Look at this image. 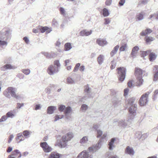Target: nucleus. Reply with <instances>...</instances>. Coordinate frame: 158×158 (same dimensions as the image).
Instances as JSON below:
<instances>
[{
    "label": "nucleus",
    "instance_id": "obj_1",
    "mask_svg": "<svg viewBox=\"0 0 158 158\" xmlns=\"http://www.w3.org/2000/svg\"><path fill=\"white\" fill-rule=\"evenodd\" d=\"M135 101V99L134 98H132L129 99L126 102L127 105V107L129 106L128 110L130 114V118L128 119L127 121L123 119L119 120L117 121L114 120V123L117 122L119 126L123 127H126L128 124H129V123H131V120L135 115L137 105L134 104Z\"/></svg>",
    "mask_w": 158,
    "mask_h": 158
},
{
    "label": "nucleus",
    "instance_id": "obj_2",
    "mask_svg": "<svg viewBox=\"0 0 158 158\" xmlns=\"http://www.w3.org/2000/svg\"><path fill=\"white\" fill-rule=\"evenodd\" d=\"M73 137V133L72 132H69L62 136L61 139L62 142L57 141L56 143V145L61 148H64L66 146L68 142Z\"/></svg>",
    "mask_w": 158,
    "mask_h": 158
},
{
    "label": "nucleus",
    "instance_id": "obj_3",
    "mask_svg": "<svg viewBox=\"0 0 158 158\" xmlns=\"http://www.w3.org/2000/svg\"><path fill=\"white\" fill-rule=\"evenodd\" d=\"M12 31L8 28H4L0 31V40H8L11 38Z\"/></svg>",
    "mask_w": 158,
    "mask_h": 158
},
{
    "label": "nucleus",
    "instance_id": "obj_4",
    "mask_svg": "<svg viewBox=\"0 0 158 158\" xmlns=\"http://www.w3.org/2000/svg\"><path fill=\"white\" fill-rule=\"evenodd\" d=\"M16 91L17 89L16 88L10 87L4 91L3 94L7 97H9L10 95L12 97L16 99H18L19 98V96L16 94Z\"/></svg>",
    "mask_w": 158,
    "mask_h": 158
},
{
    "label": "nucleus",
    "instance_id": "obj_5",
    "mask_svg": "<svg viewBox=\"0 0 158 158\" xmlns=\"http://www.w3.org/2000/svg\"><path fill=\"white\" fill-rule=\"evenodd\" d=\"M118 70V77L120 82H122L124 80L126 77V69L124 67H119L117 69Z\"/></svg>",
    "mask_w": 158,
    "mask_h": 158
},
{
    "label": "nucleus",
    "instance_id": "obj_6",
    "mask_svg": "<svg viewBox=\"0 0 158 158\" xmlns=\"http://www.w3.org/2000/svg\"><path fill=\"white\" fill-rule=\"evenodd\" d=\"M149 92H148L142 95L139 100V103L141 106L146 105L148 103V98Z\"/></svg>",
    "mask_w": 158,
    "mask_h": 158
},
{
    "label": "nucleus",
    "instance_id": "obj_7",
    "mask_svg": "<svg viewBox=\"0 0 158 158\" xmlns=\"http://www.w3.org/2000/svg\"><path fill=\"white\" fill-rule=\"evenodd\" d=\"M59 70L56 66L51 65L49 66L47 69V72L50 75H53L58 72Z\"/></svg>",
    "mask_w": 158,
    "mask_h": 158
},
{
    "label": "nucleus",
    "instance_id": "obj_8",
    "mask_svg": "<svg viewBox=\"0 0 158 158\" xmlns=\"http://www.w3.org/2000/svg\"><path fill=\"white\" fill-rule=\"evenodd\" d=\"M86 150H84L80 153L77 158H92V155Z\"/></svg>",
    "mask_w": 158,
    "mask_h": 158
},
{
    "label": "nucleus",
    "instance_id": "obj_9",
    "mask_svg": "<svg viewBox=\"0 0 158 158\" xmlns=\"http://www.w3.org/2000/svg\"><path fill=\"white\" fill-rule=\"evenodd\" d=\"M40 146L42 148L43 151L45 152H49L52 150V148L49 146L46 142L41 143H40Z\"/></svg>",
    "mask_w": 158,
    "mask_h": 158
},
{
    "label": "nucleus",
    "instance_id": "obj_10",
    "mask_svg": "<svg viewBox=\"0 0 158 158\" xmlns=\"http://www.w3.org/2000/svg\"><path fill=\"white\" fill-rule=\"evenodd\" d=\"M89 143L88 137L87 136H84L79 141L80 145L84 147L86 146Z\"/></svg>",
    "mask_w": 158,
    "mask_h": 158
},
{
    "label": "nucleus",
    "instance_id": "obj_11",
    "mask_svg": "<svg viewBox=\"0 0 158 158\" xmlns=\"http://www.w3.org/2000/svg\"><path fill=\"white\" fill-rule=\"evenodd\" d=\"M96 42L99 46H104L107 44V42L106 40L102 38L98 39Z\"/></svg>",
    "mask_w": 158,
    "mask_h": 158
},
{
    "label": "nucleus",
    "instance_id": "obj_12",
    "mask_svg": "<svg viewBox=\"0 0 158 158\" xmlns=\"http://www.w3.org/2000/svg\"><path fill=\"white\" fill-rule=\"evenodd\" d=\"M139 49V47L137 46H135L133 48L131 54L132 57L134 58L136 56Z\"/></svg>",
    "mask_w": 158,
    "mask_h": 158
},
{
    "label": "nucleus",
    "instance_id": "obj_13",
    "mask_svg": "<svg viewBox=\"0 0 158 158\" xmlns=\"http://www.w3.org/2000/svg\"><path fill=\"white\" fill-rule=\"evenodd\" d=\"M38 29L41 31V33H44L46 31V32L47 33H50L51 30L50 29H49V28L48 27H42L40 26H38Z\"/></svg>",
    "mask_w": 158,
    "mask_h": 158
},
{
    "label": "nucleus",
    "instance_id": "obj_14",
    "mask_svg": "<svg viewBox=\"0 0 158 158\" xmlns=\"http://www.w3.org/2000/svg\"><path fill=\"white\" fill-rule=\"evenodd\" d=\"M125 152L127 154L130 155H132L134 154L135 152L132 148L128 146L126 148L125 150Z\"/></svg>",
    "mask_w": 158,
    "mask_h": 158
},
{
    "label": "nucleus",
    "instance_id": "obj_15",
    "mask_svg": "<svg viewBox=\"0 0 158 158\" xmlns=\"http://www.w3.org/2000/svg\"><path fill=\"white\" fill-rule=\"evenodd\" d=\"M16 114V110H13L7 112L6 114L7 118H13L14 117Z\"/></svg>",
    "mask_w": 158,
    "mask_h": 158
},
{
    "label": "nucleus",
    "instance_id": "obj_16",
    "mask_svg": "<svg viewBox=\"0 0 158 158\" xmlns=\"http://www.w3.org/2000/svg\"><path fill=\"white\" fill-rule=\"evenodd\" d=\"M155 71V73L154 76V81H158V65H155L153 69Z\"/></svg>",
    "mask_w": 158,
    "mask_h": 158
},
{
    "label": "nucleus",
    "instance_id": "obj_17",
    "mask_svg": "<svg viewBox=\"0 0 158 158\" xmlns=\"http://www.w3.org/2000/svg\"><path fill=\"white\" fill-rule=\"evenodd\" d=\"M61 154L55 152H52L50 154L48 158H60Z\"/></svg>",
    "mask_w": 158,
    "mask_h": 158
},
{
    "label": "nucleus",
    "instance_id": "obj_18",
    "mask_svg": "<svg viewBox=\"0 0 158 158\" xmlns=\"http://www.w3.org/2000/svg\"><path fill=\"white\" fill-rule=\"evenodd\" d=\"M92 32V31L90 30V31H87L86 30L82 31L80 32V35L82 36H87L91 35Z\"/></svg>",
    "mask_w": 158,
    "mask_h": 158
},
{
    "label": "nucleus",
    "instance_id": "obj_19",
    "mask_svg": "<svg viewBox=\"0 0 158 158\" xmlns=\"http://www.w3.org/2000/svg\"><path fill=\"white\" fill-rule=\"evenodd\" d=\"M152 31V30L149 28H147L146 29L143 30L140 33L141 36H144L151 33Z\"/></svg>",
    "mask_w": 158,
    "mask_h": 158
},
{
    "label": "nucleus",
    "instance_id": "obj_20",
    "mask_svg": "<svg viewBox=\"0 0 158 158\" xmlns=\"http://www.w3.org/2000/svg\"><path fill=\"white\" fill-rule=\"evenodd\" d=\"M115 140V138H113L111 139L108 144L109 146V148L110 150H112L115 147L114 144Z\"/></svg>",
    "mask_w": 158,
    "mask_h": 158
},
{
    "label": "nucleus",
    "instance_id": "obj_21",
    "mask_svg": "<svg viewBox=\"0 0 158 158\" xmlns=\"http://www.w3.org/2000/svg\"><path fill=\"white\" fill-rule=\"evenodd\" d=\"M56 109V107L55 106H51L48 107L47 108V113L49 114H52L54 110Z\"/></svg>",
    "mask_w": 158,
    "mask_h": 158
},
{
    "label": "nucleus",
    "instance_id": "obj_22",
    "mask_svg": "<svg viewBox=\"0 0 158 158\" xmlns=\"http://www.w3.org/2000/svg\"><path fill=\"white\" fill-rule=\"evenodd\" d=\"M119 48V46L117 45L113 49L110 53V55L111 57H113L117 53Z\"/></svg>",
    "mask_w": 158,
    "mask_h": 158
},
{
    "label": "nucleus",
    "instance_id": "obj_23",
    "mask_svg": "<svg viewBox=\"0 0 158 158\" xmlns=\"http://www.w3.org/2000/svg\"><path fill=\"white\" fill-rule=\"evenodd\" d=\"M104 60V56L102 55H100L97 58V61L98 64H102L103 63Z\"/></svg>",
    "mask_w": 158,
    "mask_h": 158
},
{
    "label": "nucleus",
    "instance_id": "obj_24",
    "mask_svg": "<svg viewBox=\"0 0 158 158\" xmlns=\"http://www.w3.org/2000/svg\"><path fill=\"white\" fill-rule=\"evenodd\" d=\"M135 73L137 77H142V71L140 69L136 68L135 69Z\"/></svg>",
    "mask_w": 158,
    "mask_h": 158
},
{
    "label": "nucleus",
    "instance_id": "obj_25",
    "mask_svg": "<svg viewBox=\"0 0 158 158\" xmlns=\"http://www.w3.org/2000/svg\"><path fill=\"white\" fill-rule=\"evenodd\" d=\"M15 67L10 64H6L1 68L2 70L5 71L6 69H14Z\"/></svg>",
    "mask_w": 158,
    "mask_h": 158
},
{
    "label": "nucleus",
    "instance_id": "obj_26",
    "mask_svg": "<svg viewBox=\"0 0 158 158\" xmlns=\"http://www.w3.org/2000/svg\"><path fill=\"white\" fill-rule=\"evenodd\" d=\"M135 19L136 21H140L143 19L144 16L142 12H141L137 14L136 17Z\"/></svg>",
    "mask_w": 158,
    "mask_h": 158
},
{
    "label": "nucleus",
    "instance_id": "obj_27",
    "mask_svg": "<svg viewBox=\"0 0 158 158\" xmlns=\"http://www.w3.org/2000/svg\"><path fill=\"white\" fill-rule=\"evenodd\" d=\"M157 55L155 53L151 52L149 55V59L150 61H153L156 58Z\"/></svg>",
    "mask_w": 158,
    "mask_h": 158
},
{
    "label": "nucleus",
    "instance_id": "obj_28",
    "mask_svg": "<svg viewBox=\"0 0 158 158\" xmlns=\"http://www.w3.org/2000/svg\"><path fill=\"white\" fill-rule=\"evenodd\" d=\"M137 78L138 80L136 83V85L137 86H140L143 84V80L142 79V77H138Z\"/></svg>",
    "mask_w": 158,
    "mask_h": 158
},
{
    "label": "nucleus",
    "instance_id": "obj_29",
    "mask_svg": "<svg viewBox=\"0 0 158 158\" xmlns=\"http://www.w3.org/2000/svg\"><path fill=\"white\" fill-rule=\"evenodd\" d=\"M98 150V149H97V148L94 145H92L91 147H89L88 148V150L89 152L94 153Z\"/></svg>",
    "mask_w": 158,
    "mask_h": 158
},
{
    "label": "nucleus",
    "instance_id": "obj_30",
    "mask_svg": "<svg viewBox=\"0 0 158 158\" xmlns=\"http://www.w3.org/2000/svg\"><path fill=\"white\" fill-rule=\"evenodd\" d=\"M98 150V149H97V148L94 145H92L91 147H89L88 148V150L89 152L94 153Z\"/></svg>",
    "mask_w": 158,
    "mask_h": 158
},
{
    "label": "nucleus",
    "instance_id": "obj_31",
    "mask_svg": "<svg viewBox=\"0 0 158 158\" xmlns=\"http://www.w3.org/2000/svg\"><path fill=\"white\" fill-rule=\"evenodd\" d=\"M60 14L63 16L65 17L66 16V12L64 8L63 7H60L59 9Z\"/></svg>",
    "mask_w": 158,
    "mask_h": 158
},
{
    "label": "nucleus",
    "instance_id": "obj_32",
    "mask_svg": "<svg viewBox=\"0 0 158 158\" xmlns=\"http://www.w3.org/2000/svg\"><path fill=\"white\" fill-rule=\"evenodd\" d=\"M71 44L69 43H66L64 45V48L65 51H69L72 48Z\"/></svg>",
    "mask_w": 158,
    "mask_h": 158
},
{
    "label": "nucleus",
    "instance_id": "obj_33",
    "mask_svg": "<svg viewBox=\"0 0 158 158\" xmlns=\"http://www.w3.org/2000/svg\"><path fill=\"white\" fill-rule=\"evenodd\" d=\"M72 110L71 107L68 106L65 107L64 112V114H69L72 111Z\"/></svg>",
    "mask_w": 158,
    "mask_h": 158
},
{
    "label": "nucleus",
    "instance_id": "obj_34",
    "mask_svg": "<svg viewBox=\"0 0 158 158\" xmlns=\"http://www.w3.org/2000/svg\"><path fill=\"white\" fill-rule=\"evenodd\" d=\"M31 133V132L25 130L23 132V135L26 138H28L29 137V136Z\"/></svg>",
    "mask_w": 158,
    "mask_h": 158
},
{
    "label": "nucleus",
    "instance_id": "obj_35",
    "mask_svg": "<svg viewBox=\"0 0 158 158\" xmlns=\"http://www.w3.org/2000/svg\"><path fill=\"white\" fill-rule=\"evenodd\" d=\"M109 15V10L106 8H104L103 9V15L104 17L108 16Z\"/></svg>",
    "mask_w": 158,
    "mask_h": 158
},
{
    "label": "nucleus",
    "instance_id": "obj_36",
    "mask_svg": "<svg viewBox=\"0 0 158 158\" xmlns=\"http://www.w3.org/2000/svg\"><path fill=\"white\" fill-rule=\"evenodd\" d=\"M64 117V115H58L56 114L55 115L54 117V122H56L60 119L63 118Z\"/></svg>",
    "mask_w": 158,
    "mask_h": 158
},
{
    "label": "nucleus",
    "instance_id": "obj_37",
    "mask_svg": "<svg viewBox=\"0 0 158 158\" xmlns=\"http://www.w3.org/2000/svg\"><path fill=\"white\" fill-rule=\"evenodd\" d=\"M0 40V46L6 47L8 43L7 40Z\"/></svg>",
    "mask_w": 158,
    "mask_h": 158
},
{
    "label": "nucleus",
    "instance_id": "obj_38",
    "mask_svg": "<svg viewBox=\"0 0 158 158\" xmlns=\"http://www.w3.org/2000/svg\"><path fill=\"white\" fill-rule=\"evenodd\" d=\"M65 106L63 105H60L58 106V109L60 112H64L65 109Z\"/></svg>",
    "mask_w": 158,
    "mask_h": 158
},
{
    "label": "nucleus",
    "instance_id": "obj_39",
    "mask_svg": "<svg viewBox=\"0 0 158 158\" xmlns=\"http://www.w3.org/2000/svg\"><path fill=\"white\" fill-rule=\"evenodd\" d=\"M111 64L110 68L112 69H114L116 65V63L115 62V60H113L111 62Z\"/></svg>",
    "mask_w": 158,
    "mask_h": 158
},
{
    "label": "nucleus",
    "instance_id": "obj_40",
    "mask_svg": "<svg viewBox=\"0 0 158 158\" xmlns=\"http://www.w3.org/2000/svg\"><path fill=\"white\" fill-rule=\"evenodd\" d=\"M53 66H56V67H57L58 69L59 68L60 66V64L59 62V61L58 60L55 61L54 62Z\"/></svg>",
    "mask_w": 158,
    "mask_h": 158
},
{
    "label": "nucleus",
    "instance_id": "obj_41",
    "mask_svg": "<svg viewBox=\"0 0 158 158\" xmlns=\"http://www.w3.org/2000/svg\"><path fill=\"white\" fill-rule=\"evenodd\" d=\"M22 72L24 74L26 75H29L30 73V70L28 69H22Z\"/></svg>",
    "mask_w": 158,
    "mask_h": 158
},
{
    "label": "nucleus",
    "instance_id": "obj_42",
    "mask_svg": "<svg viewBox=\"0 0 158 158\" xmlns=\"http://www.w3.org/2000/svg\"><path fill=\"white\" fill-rule=\"evenodd\" d=\"M12 153H13V155H16V154H19V156L18 157V158H20L21 157V153L18 150L16 149L13 152H12Z\"/></svg>",
    "mask_w": 158,
    "mask_h": 158
},
{
    "label": "nucleus",
    "instance_id": "obj_43",
    "mask_svg": "<svg viewBox=\"0 0 158 158\" xmlns=\"http://www.w3.org/2000/svg\"><path fill=\"white\" fill-rule=\"evenodd\" d=\"M154 40V38L152 37H147L145 38V40L147 43H149L151 42Z\"/></svg>",
    "mask_w": 158,
    "mask_h": 158
},
{
    "label": "nucleus",
    "instance_id": "obj_44",
    "mask_svg": "<svg viewBox=\"0 0 158 158\" xmlns=\"http://www.w3.org/2000/svg\"><path fill=\"white\" fill-rule=\"evenodd\" d=\"M96 147L97 148V149H99L102 146V144H101V140H99L97 143L95 145Z\"/></svg>",
    "mask_w": 158,
    "mask_h": 158
},
{
    "label": "nucleus",
    "instance_id": "obj_45",
    "mask_svg": "<svg viewBox=\"0 0 158 158\" xmlns=\"http://www.w3.org/2000/svg\"><path fill=\"white\" fill-rule=\"evenodd\" d=\"M67 81L68 83L69 84H72L75 83V81L73 80L70 77L67 78Z\"/></svg>",
    "mask_w": 158,
    "mask_h": 158
},
{
    "label": "nucleus",
    "instance_id": "obj_46",
    "mask_svg": "<svg viewBox=\"0 0 158 158\" xmlns=\"http://www.w3.org/2000/svg\"><path fill=\"white\" fill-rule=\"evenodd\" d=\"M149 134L148 133H145L142 135L141 136V140H143L146 138L148 136Z\"/></svg>",
    "mask_w": 158,
    "mask_h": 158
},
{
    "label": "nucleus",
    "instance_id": "obj_47",
    "mask_svg": "<svg viewBox=\"0 0 158 158\" xmlns=\"http://www.w3.org/2000/svg\"><path fill=\"white\" fill-rule=\"evenodd\" d=\"M142 135L141 132L140 131H137L135 134V136L139 139L141 140V136Z\"/></svg>",
    "mask_w": 158,
    "mask_h": 158
},
{
    "label": "nucleus",
    "instance_id": "obj_48",
    "mask_svg": "<svg viewBox=\"0 0 158 158\" xmlns=\"http://www.w3.org/2000/svg\"><path fill=\"white\" fill-rule=\"evenodd\" d=\"M80 66V64L79 63H78L77 64H76V65H75L74 69H73V71L74 72H76L78 70Z\"/></svg>",
    "mask_w": 158,
    "mask_h": 158
},
{
    "label": "nucleus",
    "instance_id": "obj_49",
    "mask_svg": "<svg viewBox=\"0 0 158 158\" xmlns=\"http://www.w3.org/2000/svg\"><path fill=\"white\" fill-rule=\"evenodd\" d=\"M88 109V106L86 104H83L82 105L81 107V110L85 111Z\"/></svg>",
    "mask_w": 158,
    "mask_h": 158
},
{
    "label": "nucleus",
    "instance_id": "obj_50",
    "mask_svg": "<svg viewBox=\"0 0 158 158\" xmlns=\"http://www.w3.org/2000/svg\"><path fill=\"white\" fill-rule=\"evenodd\" d=\"M133 81L132 80L129 81L128 82V86L130 88H132L134 87V85L133 84Z\"/></svg>",
    "mask_w": 158,
    "mask_h": 158
},
{
    "label": "nucleus",
    "instance_id": "obj_51",
    "mask_svg": "<svg viewBox=\"0 0 158 158\" xmlns=\"http://www.w3.org/2000/svg\"><path fill=\"white\" fill-rule=\"evenodd\" d=\"M102 134V132L100 130H97V137L98 138L101 136Z\"/></svg>",
    "mask_w": 158,
    "mask_h": 158
},
{
    "label": "nucleus",
    "instance_id": "obj_52",
    "mask_svg": "<svg viewBox=\"0 0 158 158\" xmlns=\"http://www.w3.org/2000/svg\"><path fill=\"white\" fill-rule=\"evenodd\" d=\"M127 47V45L126 44H125L124 45L121 46L120 48V50L121 51H124L126 48Z\"/></svg>",
    "mask_w": 158,
    "mask_h": 158
},
{
    "label": "nucleus",
    "instance_id": "obj_53",
    "mask_svg": "<svg viewBox=\"0 0 158 158\" xmlns=\"http://www.w3.org/2000/svg\"><path fill=\"white\" fill-rule=\"evenodd\" d=\"M56 54L54 52H52L49 53V58H52L55 57L56 56Z\"/></svg>",
    "mask_w": 158,
    "mask_h": 158
},
{
    "label": "nucleus",
    "instance_id": "obj_54",
    "mask_svg": "<svg viewBox=\"0 0 158 158\" xmlns=\"http://www.w3.org/2000/svg\"><path fill=\"white\" fill-rule=\"evenodd\" d=\"M7 118V117L6 116L4 115L2 116L1 118L0 119V122H2L6 120Z\"/></svg>",
    "mask_w": 158,
    "mask_h": 158
},
{
    "label": "nucleus",
    "instance_id": "obj_55",
    "mask_svg": "<svg viewBox=\"0 0 158 158\" xmlns=\"http://www.w3.org/2000/svg\"><path fill=\"white\" fill-rule=\"evenodd\" d=\"M17 137H16L15 138L16 140L20 139V138H21L22 137H23V136L22 134L21 133L18 134L17 135Z\"/></svg>",
    "mask_w": 158,
    "mask_h": 158
},
{
    "label": "nucleus",
    "instance_id": "obj_56",
    "mask_svg": "<svg viewBox=\"0 0 158 158\" xmlns=\"http://www.w3.org/2000/svg\"><path fill=\"white\" fill-rule=\"evenodd\" d=\"M17 77L20 79H22L24 78V76L22 73H19L17 75Z\"/></svg>",
    "mask_w": 158,
    "mask_h": 158
},
{
    "label": "nucleus",
    "instance_id": "obj_57",
    "mask_svg": "<svg viewBox=\"0 0 158 158\" xmlns=\"http://www.w3.org/2000/svg\"><path fill=\"white\" fill-rule=\"evenodd\" d=\"M65 118L69 120L71 118V115L69 114H65Z\"/></svg>",
    "mask_w": 158,
    "mask_h": 158
},
{
    "label": "nucleus",
    "instance_id": "obj_58",
    "mask_svg": "<svg viewBox=\"0 0 158 158\" xmlns=\"http://www.w3.org/2000/svg\"><path fill=\"white\" fill-rule=\"evenodd\" d=\"M158 94V90H156L154 92L153 98L156 99V98L157 95Z\"/></svg>",
    "mask_w": 158,
    "mask_h": 158
},
{
    "label": "nucleus",
    "instance_id": "obj_59",
    "mask_svg": "<svg viewBox=\"0 0 158 158\" xmlns=\"http://www.w3.org/2000/svg\"><path fill=\"white\" fill-rule=\"evenodd\" d=\"M112 2V0H106L105 2V4L107 6H110Z\"/></svg>",
    "mask_w": 158,
    "mask_h": 158
},
{
    "label": "nucleus",
    "instance_id": "obj_60",
    "mask_svg": "<svg viewBox=\"0 0 158 158\" xmlns=\"http://www.w3.org/2000/svg\"><path fill=\"white\" fill-rule=\"evenodd\" d=\"M24 105V104L23 103H22L21 104L20 103H17L16 106L17 108L18 109H20Z\"/></svg>",
    "mask_w": 158,
    "mask_h": 158
},
{
    "label": "nucleus",
    "instance_id": "obj_61",
    "mask_svg": "<svg viewBox=\"0 0 158 158\" xmlns=\"http://www.w3.org/2000/svg\"><path fill=\"white\" fill-rule=\"evenodd\" d=\"M148 51H143L141 54V56H145L148 54Z\"/></svg>",
    "mask_w": 158,
    "mask_h": 158
},
{
    "label": "nucleus",
    "instance_id": "obj_62",
    "mask_svg": "<svg viewBox=\"0 0 158 158\" xmlns=\"http://www.w3.org/2000/svg\"><path fill=\"white\" fill-rule=\"evenodd\" d=\"M58 24V22L56 19H54L52 22V25L55 26H57Z\"/></svg>",
    "mask_w": 158,
    "mask_h": 158
},
{
    "label": "nucleus",
    "instance_id": "obj_63",
    "mask_svg": "<svg viewBox=\"0 0 158 158\" xmlns=\"http://www.w3.org/2000/svg\"><path fill=\"white\" fill-rule=\"evenodd\" d=\"M129 91V89H124V95L126 96L127 95L128 92Z\"/></svg>",
    "mask_w": 158,
    "mask_h": 158
},
{
    "label": "nucleus",
    "instance_id": "obj_64",
    "mask_svg": "<svg viewBox=\"0 0 158 158\" xmlns=\"http://www.w3.org/2000/svg\"><path fill=\"white\" fill-rule=\"evenodd\" d=\"M125 0H120L119 2V4L120 6H123L125 2Z\"/></svg>",
    "mask_w": 158,
    "mask_h": 158
}]
</instances>
